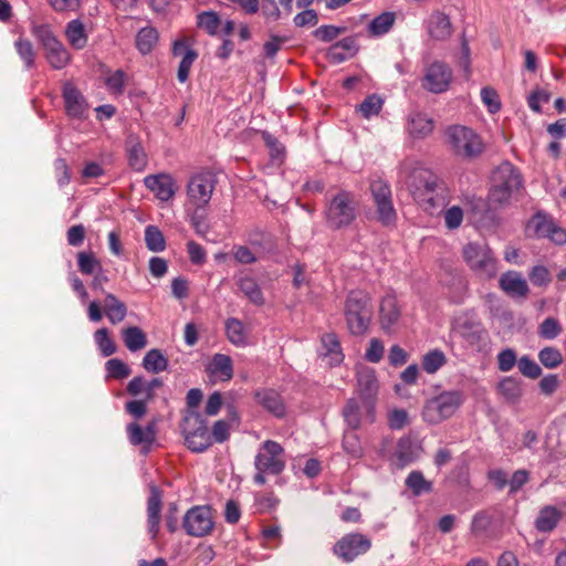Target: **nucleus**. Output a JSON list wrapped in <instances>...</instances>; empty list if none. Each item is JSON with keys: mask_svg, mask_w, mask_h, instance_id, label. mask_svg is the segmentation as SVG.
Returning a JSON list of instances; mask_svg holds the SVG:
<instances>
[{"mask_svg": "<svg viewBox=\"0 0 566 566\" xmlns=\"http://www.w3.org/2000/svg\"><path fill=\"white\" fill-rule=\"evenodd\" d=\"M398 182L406 187L413 199L429 213H434L446 202L444 187L439 178L412 158H406L398 168Z\"/></svg>", "mask_w": 566, "mask_h": 566, "instance_id": "obj_1", "label": "nucleus"}, {"mask_svg": "<svg viewBox=\"0 0 566 566\" xmlns=\"http://www.w3.org/2000/svg\"><path fill=\"white\" fill-rule=\"evenodd\" d=\"M371 317L370 295L361 290L350 291L345 303V319L350 334L360 336L367 333Z\"/></svg>", "mask_w": 566, "mask_h": 566, "instance_id": "obj_2", "label": "nucleus"}, {"mask_svg": "<svg viewBox=\"0 0 566 566\" xmlns=\"http://www.w3.org/2000/svg\"><path fill=\"white\" fill-rule=\"evenodd\" d=\"M285 464L286 460L283 447L273 440L264 441L254 457V483L264 485L266 475L281 474L285 469Z\"/></svg>", "mask_w": 566, "mask_h": 566, "instance_id": "obj_3", "label": "nucleus"}, {"mask_svg": "<svg viewBox=\"0 0 566 566\" xmlns=\"http://www.w3.org/2000/svg\"><path fill=\"white\" fill-rule=\"evenodd\" d=\"M446 139L452 154L461 159H473L484 149L481 136L471 127L452 125L446 130Z\"/></svg>", "mask_w": 566, "mask_h": 566, "instance_id": "obj_4", "label": "nucleus"}, {"mask_svg": "<svg viewBox=\"0 0 566 566\" xmlns=\"http://www.w3.org/2000/svg\"><path fill=\"white\" fill-rule=\"evenodd\" d=\"M493 186L489 193V200L494 208L502 207L520 191L521 176L509 163L500 165L493 172Z\"/></svg>", "mask_w": 566, "mask_h": 566, "instance_id": "obj_5", "label": "nucleus"}, {"mask_svg": "<svg viewBox=\"0 0 566 566\" xmlns=\"http://www.w3.org/2000/svg\"><path fill=\"white\" fill-rule=\"evenodd\" d=\"M462 256L470 270L479 277L491 280L496 275L497 260L486 242H468L462 249Z\"/></svg>", "mask_w": 566, "mask_h": 566, "instance_id": "obj_6", "label": "nucleus"}, {"mask_svg": "<svg viewBox=\"0 0 566 566\" xmlns=\"http://www.w3.org/2000/svg\"><path fill=\"white\" fill-rule=\"evenodd\" d=\"M464 401L460 390L442 391L429 399L422 409V419L429 424H438L452 417Z\"/></svg>", "mask_w": 566, "mask_h": 566, "instance_id": "obj_7", "label": "nucleus"}, {"mask_svg": "<svg viewBox=\"0 0 566 566\" xmlns=\"http://www.w3.org/2000/svg\"><path fill=\"white\" fill-rule=\"evenodd\" d=\"M32 33L41 42L46 61L53 69L61 70L69 64L70 53L67 49L54 35L49 25H33Z\"/></svg>", "mask_w": 566, "mask_h": 566, "instance_id": "obj_8", "label": "nucleus"}, {"mask_svg": "<svg viewBox=\"0 0 566 566\" xmlns=\"http://www.w3.org/2000/svg\"><path fill=\"white\" fill-rule=\"evenodd\" d=\"M357 201L353 193L339 191L326 209V220L329 227L338 229L347 227L356 218Z\"/></svg>", "mask_w": 566, "mask_h": 566, "instance_id": "obj_9", "label": "nucleus"}, {"mask_svg": "<svg viewBox=\"0 0 566 566\" xmlns=\"http://www.w3.org/2000/svg\"><path fill=\"white\" fill-rule=\"evenodd\" d=\"M357 392L364 399L366 419L373 423L376 420V400L379 391V382L375 369L359 366L356 370Z\"/></svg>", "mask_w": 566, "mask_h": 566, "instance_id": "obj_10", "label": "nucleus"}, {"mask_svg": "<svg viewBox=\"0 0 566 566\" xmlns=\"http://www.w3.org/2000/svg\"><path fill=\"white\" fill-rule=\"evenodd\" d=\"M453 331L459 334L468 345L479 350L488 345L489 334L474 315L464 314L459 316L453 323Z\"/></svg>", "mask_w": 566, "mask_h": 566, "instance_id": "obj_11", "label": "nucleus"}, {"mask_svg": "<svg viewBox=\"0 0 566 566\" xmlns=\"http://www.w3.org/2000/svg\"><path fill=\"white\" fill-rule=\"evenodd\" d=\"M184 433L186 444L191 451L202 452L211 446L207 424L199 415H191L185 419Z\"/></svg>", "mask_w": 566, "mask_h": 566, "instance_id": "obj_12", "label": "nucleus"}, {"mask_svg": "<svg viewBox=\"0 0 566 566\" xmlns=\"http://www.w3.org/2000/svg\"><path fill=\"white\" fill-rule=\"evenodd\" d=\"M213 516L209 506H193L185 515L182 526L190 536L202 537L213 530Z\"/></svg>", "mask_w": 566, "mask_h": 566, "instance_id": "obj_13", "label": "nucleus"}, {"mask_svg": "<svg viewBox=\"0 0 566 566\" xmlns=\"http://www.w3.org/2000/svg\"><path fill=\"white\" fill-rule=\"evenodd\" d=\"M214 179L209 172L192 176L188 182L187 195L189 202L197 209L205 208L213 193Z\"/></svg>", "mask_w": 566, "mask_h": 566, "instance_id": "obj_14", "label": "nucleus"}, {"mask_svg": "<svg viewBox=\"0 0 566 566\" xmlns=\"http://www.w3.org/2000/svg\"><path fill=\"white\" fill-rule=\"evenodd\" d=\"M452 81V71L443 62L434 61L424 70L421 86L430 93L446 92Z\"/></svg>", "mask_w": 566, "mask_h": 566, "instance_id": "obj_15", "label": "nucleus"}, {"mask_svg": "<svg viewBox=\"0 0 566 566\" xmlns=\"http://www.w3.org/2000/svg\"><path fill=\"white\" fill-rule=\"evenodd\" d=\"M369 538L359 533L343 536L334 546V553L344 562H353L357 556L369 551Z\"/></svg>", "mask_w": 566, "mask_h": 566, "instance_id": "obj_16", "label": "nucleus"}, {"mask_svg": "<svg viewBox=\"0 0 566 566\" xmlns=\"http://www.w3.org/2000/svg\"><path fill=\"white\" fill-rule=\"evenodd\" d=\"M370 190L377 207L379 221L384 224L392 223L396 219V211L392 206L389 186L382 180H375L370 185Z\"/></svg>", "mask_w": 566, "mask_h": 566, "instance_id": "obj_17", "label": "nucleus"}, {"mask_svg": "<svg viewBox=\"0 0 566 566\" xmlns=\"http://www.w3.org/2000/svg\"><path fill=\"white\" fill-rule=\"evenodd\" d=\"M422 451L420 441L410 437H402L397 443L395 453L389 459L390 464L397 469H402L418 460Z\"/></svg>", "mask_w": 566, "mask_h": 566, "instance_id": "obj_18", "label": "nucleus"}, {"mask_svg": "<svg viewBox=\"0 0 566 566\" xmlns=\"http://www.w3.org/2000/svg\"><path fill=\"white\" fill-rule=\"evenodd\" d=\"M527 230L536 237L548 238L557 244L566 242V231L558 228L553 220L543 214H536L530 221Z\"/></svg>", "mask_w": 566, "mask_h": 566, "instance_id": "obj_19", "label": "nucleus"}, {"mask_svg": "<svg viewBox=\"0 0 566 566\" xmlns=\"http://www.w3.org/2000/svg\"><path fill=\"white\" fill-rule=\"evenodd\" d=\"M401 316L400 305L392 294L382 297L379 306V322L386 333H394L398 328Z\"/></svg>", "mask_w": 566, "mask_h": 566, "instance_id": "obj_20", "label": "nucleus"}, {"mask_svg": "<svg viewBox=\"0 0 566 566\" xmlns=\"http://www.w3.org/2000/svg\"><path fill=\"white\" fill-rule=\"evenodd\" d=\"M144 184L160 201L170 200L177 190L174 178L167 174L147 176Z\"/></svg>", "mask_w": 566, "mask_h": 566, "instance_id": "obj_21", "label": "nucleus"}, {"mask_svg": "<svg viewBox=\"0 0 566 566\" xmlns=\"http://www.w3.org/2000/svg\"><path fill=\"white\" fill-rule=\"evenodd\" d=\"M63 98L66 113L74 118H84L88 112V105L82 93L71 83L63 87Z\"/></svg>", "mask_w": 566, "mask_h": 566, "instance_id": "obj_22", "label": "nucleus"}, {"mask_svg": "<svg viewBox=\"0 0 566 566\" xmlns=\"http://www.w3.org/2000/svg\"><path fill=\"white\" fill-rule=\"evenodd\" d=\"M427 31L431 40L446 41L451 36L453 28L447 14L436 11L427 20Z\"/></svg>", "mask_w": 566, "mask_h": 566, "instance_id": "obj_23", "label": "nucleus"}, {"mask_svg": "<svg viewBox=\"0 0 566 566\" xmlns=\"http://www.w3.org/2000/svg\"><path fill=\"white\" fill-rule=\"evenodd\" d=\"M206 370L213 381H229L233 377L232 359L224 354H214Z\"/></svg>", "mask_w": 566, "mask_h": 566, "instance_id": "obj_24", "label": "nucleus"}, {"mask_svg": "<svg viewBox=\"0 0 566 566\" xmlns=\"http://www.w3.org/2000/svg\"><path fill=\"white\" fill-rule=\"evenodd\" d=\"M319 356L329 366H337L344 360L339 340L334 333L324 334L321 338Z\"/></svg>", "mask_w": 566, "mask_h": 566, "instance_id": "obj_25", "label": "nucleus"}, {"mask_svg": "<svg viewBox=\"0 0 566 566\" xmlns=\"http://www.w3.org/2000/svg\"><path fill=\"white\" fill-rule=\"evenodd\" d=\"M500 287L511 297H525L528 293V285L521 273L509 271L503 273L499 281Z\"/></svg>", "mask_w": 566, "mask_h": 566, "instance_id": "obj_26", "label": "nucleus"}, {"mask_svg": "<svg viewBox=\"0 0 566 566\" xmlns=\"http://www.w3.org/2000/svg\"><path fill=\"white\" fill-rule=\"evenodd\" d=\"M161 511V493L156 485L150 486V494L147 502V524L148 532L153 538L156 537L159 531Z\"/></svg>", "mask_w": 566, "mask_h": 566, "instance_id": "obj_27", "label": "nucleus"}, {"mask_svg": "<svg viewBox=\"0 0 566 566\" xmlns=\"http://www.w3.org/2000/svg\"><path fill=\"white\" fill-rule=\"evenodd\" d=\"M127 434L129 442L134 446H142L147 451L156 438V431L153 423L147 424L145 428L136 422L127 426Z\"/></svg>", "mask_w": 566, "mask_h": 566, "instance_id": "obj_28", "label": "nucleus"}, {"mask_svg": "<svg viewBox=\"0 0 566 566\" xmlns=\"http://www.w3.org/2000/svg\"><path fill=\"white\" fill-rule=\"evenodd\" d=\"M492 209H495L494 206L482 198H473L467 203L468 217L471 222L478 226L493 219Z\"/></svg>", "mask_w": 566, "mask_h": 566, "instance_id": "obj_29", "label": "nucleus"}, {"mask_svg": "<svg viewBox=\"0 0 566 566\" xmlns=\"http://www.w3.org/2000/svg\"><path fill=\"white\" fill-rule=\"evenodd\" d=\"M357 50L356 39L348 36L333 44L327 50V57L333 63H342L354 56Z\"/></svg>", "mask_w": 566, "mask_h": 566, "instance_id": "obj_30", "label": "nucleus"}, {"mask_svg": "<svg viewBox=\"0 0 566 566\" xmlns=\"http://www.w3.org/2000/svg\"><path fill=\"white\" fill-rule=\"evenodd\" d=\"M224 328L227 338L232 345L237 347H245L250 344V331L242 321L234 317L228 318L226 321Z\"/></svg>", "mask_w": 566, "mask_h": 566, "instance_id": "obj_31", "label": "nucleus"}, {"mask_svg": "<svg viewBox=\"0 0 566 566\" xmlns=\"http://www.w3.org/2000/svg\"><path fill=\"white\" fill-rule=\"evenodd\" d=\"M64 35L67 43L74 50H83L88 41L84 23L80 19H73L65 25Z\"/></svg>", "mask_w": 566, "mask_h": 566, "instance_id": "obj_32", "label": "nucleus"}, {"mask_svg": "<svg viewBox=\"0 0 566 566\" xmlns=\"http://www.w3.org/2000/svg\"><path fill=\"white\" fill-rule=\"evenodd\" d=\"M343 416L347 426L353 430L358 429L364 421L370 423L366 419L364 399L360 402L356 398L348 399L343 409Z\"/></svg>", "mask_w": 566, "mask_h": 566, "instance_id": "obj_33", "label": "nucleus"}, {"mask_svg": "<svg viewBox=\"0 0 566 566\" xmlns=\"http://www.w3.org/2000/svg\"><path fill=\"white\" fill-rule=\"evenodd\" d=\"M104 314L113 325L123 322L127 315V307L116 295L106 293L103 303Z\"/></svg>", "mask_w": 566, "mask_h": 566, "instance_id": "obj_34", "label": "nucleus"}, {"mask_svg": "<svg viewBox=\"0 0 566 566\" xmlns=\"http://www.w3.org/2000/svg\"><path fill=\"white\" fill-rule=\"evenodd\" d=\"M433 127V120L427 114L417 112L409 116L408 132L416 138H424L429 136L432 133Z\"/></svg>", "mask_w": 566, "mask_h": 566, "instance_id": "obj_35", "label": "nucleus"}, {"mask_svg": "<svg viewBox=\"0 0 566 566\" xmlns=\"http://www.w3.org/2000/svg\"><path fill=\"white\" fill-rule=\"evenodd\" d=\"M562 518V513L552 505L544 506L535 520V527L538 532L549 533L552 532Z\"/></svg>", "mask_w": 566, "mask_h": 566, "instance_id": "obj_36", "label": "nucleus"}, {"mask_svg": "<svg viewBox=\"0 0 566 566\" xmlns=\"http://www.w3.org/2000/svg\"><path fill=\"white\" fill-rule=\"evenodd\" d=\"M259 403L275 417L285 415V405L275 390H262L256 394Z\"/></svg>", "mask_w": 566, "mask_h": 566, "instance_id": "obj_37", "label": "nucleus"}, {"mask_svg": "<svg viewBox=\"0 0 566 566\" xmlns=\"http://www.w3.org/2000/svg\"><path fill=\"white\" fill-rule=\"evenodd\" d=\"M497 394L509 402H517L523 395L522 381L515 377H504L496 386Z\"/></svg>", "mask_w": 566, "mask_h": 566, "instance_id": "obj_38", "label": "nucleus"}, {"mask_svg": "<svg viewBox=\"0 0 566 566\" xmlns=\"http://www.w3.org/2000/svg\"><path fill=\"white\" fill-rule=\"evenodd\" d=\"M127 157L132 169L136 171L145 170L147 166V155L138 139L133 136L127 140Z\"/></svg>", "mask_w": 566, "mask_h": 566, "instance_id": "obj_39", "label": "nucleus"}, {"mask_svg": "<svg viewBox=\"0 0 566 566\" xmlns=\"http://www.w3.org/2000/svg\"><path fill=\"white\" fill-rule=\"evenodd\" d=\"M159 40L158 31L150 25L142 28L136 35V48L143 54L150 53Z\"/></svg>", "mask_w": 566, "mask_h": 566, "instance_id": "obj_40", "label": "nucleus"}, {"mask_svg": "<svg viewBox=\"0 0 566 566\" xmlns=\"http://www.w3.org/2000/svg\"><path fill=\"white\" fill-rule=\"evenodd\" d=\"M240 291L255 305H262L264 297L256 281L251 276H240L238 280Z\"/></svg>", "mask_w": 566, "mask_h": 566, "instance_id": "obj_41", "label": "nucleus"}, {"mask_svg": "<svg viewBox=\"0 0 566 566\" xmlns=\"http://www.w3.org/2000/svg\"><path fill=\"white\" fill-rule=\"evenodd\" d=\"M123 340L130 352L143 349L147 345L146 334L137 326L124 328Z\"/></svg>", "mask_w": 566, "mask_h": 566, "instance_id": "obj_42", "label": "nucleus"}, {"mask_svg": "<svg viewBox=\"0 0 566 566\" xmlns=\"http://www.w3.org/2000/svg\"><path fill=\"white\" fill-rule=\"evenodd\" d=\"M395 20V13L384 12L371 20L368 25V31L376 36L384 35L392 28Z\"/></svg>", "mask_w": 566, "mask_h": 566, "instance_id": "obj_43", "label": "nucleus"}, {"mask_svg": "<svg viewBox=\"0 0 566 566\" xmlns=\"http://www.w3.org/2000/svg\"><path fill=\"white\" fill-rule=\"evenodd\" d=\"M143 367L147 371L160 373L167 369L168 360L159 349H150L143 359Z\"/></svg>", "mask_w": 566, "mask_h": 566, "instance_id": "obj_44", "label": "nucleus"}, {"mask_svg": "<svg viewBox=\"0 0 566 566\" xmlns=\"http://www.w3.org/2000/svg\"><path fill=\"white\" fill-rule=\"evenodd\" d=\"M446 363L447 357L440 349H432L422 357V368L428 374L437 373Z\"/></svg>", "mask_w": 566, "mask_h": 566, "instance_id": "obj_45", "label": "nucleus"}, {"mask_svg": "<svg viewBox=\"0 0 566 566\" xmlns=\"http://www.w3.org/2000/svg\"><path fill=\"white\" fill-rule=\"evenodd\" d=\"M127 74L122 70L111 72L105 77V85L108 92L113 95H120L124 92Z\"/></svg>", "mask_w": 566, "mask_h": 566, "instance_id": "obj_46", "label": "nucleus"}, {"mask_svg": "<svg viewBox=\"0 0 566 566\" xmlns=\"http://www.w3.org/2000/svg\"><path fill=\"white\" fill-rule=\"evenodd\" d=\"M94 340L104 357H108L116 352V346L109 337L107 328H99L94 333Z\"/></svg>", "mask_w": 566, "mask_h": 566, "instance_id": "obj_47", "label": "nucleus"}, {"mask_svg": "<svg viewBox=\"0 0 566 566\" xmlns=\"http://www.w3.org/2000/svg\"><path fill=\"white\" fill-rule=\"evenodd\" d=\"M146 247L153 252H160L165 249V239L161 231L155 226H147L145 229Z\"/></svg>", "mask_w": 566, "mask_h": 566, "instance_id": "obj_48", "label": "nucleus"}, {"mask_svg": "<svg viewBox=\"0 0 566 566\" xmlns=\"http://www.w3.org/2000/svg\"><path fill=\"white\" fill-rule=\"evenodd\" d=\"M77 265L78 270L86 275H91L96 271H101V262L94 256L92 252H78Z\"/></svg>", "mask_w": 566, "mask_h": 566, "instance_id": "obj_49", "label": "nucleus"}, {"mask_svg": "<svg viewBox=\"0 0 566 566\" xmlns=\"http://www.w3.org/2000/svg\"><path fill=\"white\" fill-rule=\"evenodd\" d=\"M343 448L352 458L363 457V448L355 430L350 429L344 433Z\"/></svg>", "mask_w": 566, "mask_h": 566, "instance_id": "obj_50", "label": "nucleus"}, {"mask_svg": "<svg viewBox=\"0 0 566 566\" xmlns=\"http://www.w3.org/2000/svg\"><path fill=\"white\" fill-rule=\"evenodd\" d=\"M406 484L415 495H420L431 490V483L423 478L420 471L410 472L406 479Z\"/></svg>", "mask_w": 566, "mask_h": 566, "instance_id": "obj_51", "label": "nucleus"}, {"mask_svg": "<svg viewBox=\"0 0 566 566\" xmlns=\"http://www.w3.org/2000/svg\"><path fill=\"white\" fill-rule=\"evenodd\" d=\"M538 359L546 368L552 369L562 364L563 356L559 349L548 346L539 350Z\"/></svg>", "mask_w": 566, "mask_h": 566, "instance_id": "obj_52", "label": "nucleus"}, {"mask_svg": "<svg viewBox=\"0 0 566 566\" xmlns=\"http://www.w3.org/2000/svg\"><path fill=\"white\" fill-rule=\"evenodd\" d=\"M382 104L384 101L378 95L373 94L361 102L359 105V112L365 118H370L380 112Z\"/></svg>", "mask_w": 566, "mask_h": 566, "instance_id": "obj_53", "label": "nucleus"}, {"mask_svg": "<svg viewBox=\"0 0 566 566\" xmlns=\"http://www.w3.org/2000/svg\"><path fill=\"white\" fill-rule=\"evenodd\" d=\"M481 101L488 108L489 113L495 114L501 109V101L497 92L490 86H485L481 90Z\"/></svg>", "mask_w": 566, "mask_h": 566, "instance_id": "obj_54", "label": "nucleus"}, {"mask_svg": "<svg viewBox=\"0 0 566 566\" xmlns=\"http://www.w3.org/2000/svg\"><path fill=\"white\" fill-rule=\"evenodd\" d=\"M198 25L209 34H217L221 27V21L217 13L207 11L198 15Z\"/></svg>", "mask_w": 566, "mask_h": 566, "instance_id": "obj_55", "label": "nucleus"}, {"mask_svg": "<svg viewBox=\"0 0 566 566\" xmlns=\"http://www.w3.org/2000/svg\"><path fill=\"white\" fill-rule=\"evenodd\" d=\"M107 377L124 379L129 376L130 369L129 367L117 358H113L106 361L105 364Z\"/></svg>", "mask_w": 566, "mask_h": 566, "instance_id": "obj_56", "label": "nucleus"}, {"mask_svg": "<svg viewBox=\"0 0 566 566\" xmlns=\"http://www.w3.org/2000/svg\"><path fill=\"white\" fill-rule=\"evenodd\" d=\"M197 59V53L192 49H187L178 67L177 77L179 82L185 83L188 80L190 69Z\"/></svg>", "mask_w": 566, "mask_h": 566, "instance_id": "obj_57", "label": "nucleus"}, {"mask_svg": "<svg viewBox=\"0 0 566 566\" xmlns=\"http://www.w3.org/2000/svg\"><path fill=\"white\" fill-rule=\"evenodd\" d=\"M464 218V211L459 206H452L444 211V223L449 230L458 229Z\"/></svg>", "mask_w": 566, "mask_h": 566, "instance_id": "obj_58", "label": "nucleus"}, {"mask_svg": "<svg viewBox=\"0 0 566 566\" xmlns=\"http://www.w3.org/2000/svg\"><path fill=\"white\" fill-rule=\"evenodd\" d=\"M14 45L20 59L24 62L25 66H33L34 51L32 43L25 39H19Z\"/></svg>", "mask_w": 566, "mask_h": 566, "instance_id": "obj_59", "label": "nucleus"}, {"mask_svg": "<svg viewBox=\"0 0 566 566\" xmlns=\"http://www.w3.org/2000/svg\"><path fill=\"white\" fill-rule=\"evenodd\" d=\"M517 366L520 371L525 377L535 379L541 376V367L535 360L531 359L528 356H522L517 361Z\"/></svg>", "mask_w": 566, "mask_h": 566, "instance_id": "obj_60", "label": "nucleus"}, {"mask_svg": "<svg viewBox=\"0 0 566 566\" xmlns=\"http://www.w3.org/2000/svg\"><path fill=\"white\" fill-rule=\"evenodd\" d=\"M562 332V327L559 323L552 317H548L543 321V323L539 326V336L545 339H554L556 338Z\"/></svg>", "mask_w": 566, "mask_h": 566, "instance_id": "obj_61", "label": "nucleus"}, {"mask_svg": "<svg viewBox=\"0 0 566 566\" xmlns=\"http://www.w3.org/2000/svg\"><path fill=\"white\" fill-rule=\"evenodd\" d=\"M409 422L408 412L405 409L395 408L388 412V426L392 430H400Z\"/></svg>", "mask_w": 566, "mask_h": 566, "instance_id": "obj_62", "label": "nucleus"}, {"mask_svg": "<svg viewBox=\"0 0 566 566\" xmlns=\"http://www.w3.org/2000/svg\"><path fill=\"white\" fill-rule=\"evenodd\" d=\"M345 31L344 28L336 25H321L314 31V36L323 42H331L335 40L340 33Z\"/></svg>", "mask_w": 566, "mask_h": 566, "instance_id": "obj_63", "label": "nucleus"}, {"mask_svg": "<svg viewBox=\"0 0 566 566\" xmlns=\"http://www.w3.org/2000/svg\"><path fill=\"white\" fill-rule=\"evenodd\" d=\"M517 361L516 354L511 348H506L497 355V367L501 371L506 373L512 370Z\"/></svg>", "mask_w": 566, "mask_h": 566, "instance_id": "obj_64", "label": "nucleus"}]
</instances>
